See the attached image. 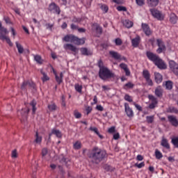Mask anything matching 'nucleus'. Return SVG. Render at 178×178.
Here are the masks:
<instances>
[{
  "label": "nucleus",
  "mask_w": 178,
  "mask_h": 178,
  "mask_svg": "<svg viewBox=\"0 0 178 178\" xmlns=\"http://www.w3.org/2000/svg\"><path fill=\"white\" fill-rule=\"evenodd\" d=\"M148 59L154 62L159 69H166V64L158 56L154 54L151 51H147L146 54Z\"/></svg>",
  "instance_id": "f257e3e1"
},
{
  "label": "nucleus",
  "mask_w": 178,
  "mask_h": 178,
  "mask_svg": "<svg viewBox=\"0 0 178 178\" xmlns=\"http://www.w3.org/2000/svg\"><path fill=\"white\" fill-rule=\"evenodd\" d=\"M98 66L99 67V76L100 79L106 80V79L112 77V72L106 67L104 66V63L102 60L98 62Z\"/></svg>",
  "instance_id": "f03ea898"
},
{
  "label": "nucleus",
  "mask_w": 178,
  "mask_h": 178,
  "mask_svg": "<svg viewBox=\"0 0 178 178\" xmlns=\"http://www.w3.org/2000/svg\"><path fill=\"white\" fill-rule=\"evenodd\" d=\"M106 156V152L98 149V147H94L92 150V153L90 154V158H92L94 161H101V159L105 158Z\"/></svg>",
  "instance_id": "7ed1b4c3"
},
{
  "label": "nucleus",
  "mask_w": 178,
  "mask_h": 178,
  "mask_svg": "<svg viewBox=\"0 0 178 178\" xmlns=\"http://www.w3.org/2000/svg\"><path fill=\"white\" fill-rule=\"evenodd\" d=\"M0 40H2V41H6L7 44L10 47H13V43H12V41H10V39L8 37L6 36L3 34H8V31L6 29L2 27V24L0 22Z\"/></svg>",
  "instance_id": "20e7f679"
},
{
  "label": "nucleus",
  "mask_w": 178,
  "mask_h": 178,
  "mask_svg": "<svg viewBox=\"0 0 178 178\" xmlns=\"http://www.w3.org/2000/svg\"><path fill=\"white\" fill-rule=\"evenodd\" d=\"M109 54L116 60H124V62H127V58H126V57L122 56L119 53L116 51H109Z\"/></svg>",
  "instance_id": "39448f33"
},
{
  "label": "nucleus",
  "mask_w": 178,
  "mask_h": 178,
  "mask_svg": "<svg viewBox=\"0 0 178 178\" xmlns=\"http://www.w3.org/2000/svg\"><path fill=\"white\" fill-rule=\"evenodd\" d=\"M150 12L157 20H163L165 19V15L162 14L159 10L156 9H150Z\"/></svg>",
  "instance_id": "423d86ee"
},
{
  "label": "nucleus",
  "mask_w": 178,
  "mask_h": 178,
  "mask_svg": "<svg viewBox=\"0 0 178 178\" xmlns=\"http://www.w3.org/2000/svg\"><path fill=\"white\" fill-rule=\"evenodd\" d=\"M169 67L170 70H172V72L174 73V74H175V76H177L178 77V64L174 60H170Z\"/></svg>",
  "instance_id": "0eeeda50"
},
{
  "label": "nucleus",
  "mask_w": 178,
  "mask_h": 178,
  "mask_svg": "<svg viewBox=\"0 0 178 178\" xmlns=\"http://www.w3.org/2000/svg\"><path fill=\"white\" fill-rule=\"evenodd\" d=\"M157 45L159 47L158 49L156 50V52L158 54H162V52H165L166 51V47H165V44L161 39H157Z\"/></svg>",
  "instance_id": "6e6552de"
},
{
  "label": "nucleus",
  "mask_w": 178,
  "mask_h": 178,
  "mask_svg": "<svg viewBox=\"0 0 178 178\" xmlns=\"http://www.w3.org/2000/svg\"><path fill=\"white\" fill-rule=\"evenodd\" d=\"M63 47L65 51H72V52H74V54L79 52V49L72 44H65Z\"/></svg>",
  "instance_id": "1a4fd4ad"
},
{
  "label": "nucleus",
  "mask_w": 178,
  "mask_h": 178,
  "mask_svg": "<svg viewBox=\"0 0 178 178\" xmlns=\"http://www.w3.org/2000/svg\"><path fill=\"white\" fill-rule=\"evenodd\" d=\"M148 98L152 102V103L149 106V108H150V109H154V108L156 106V104H158V100L152 95H149Z\"/></svg>",
  "instance_id": "9d476101"
},
{
  "label": "nucleus",
  "mask_w": 178,
  "mask_h": 178,
  "mask_svg": "<svg viewBox=\"0 0 178 178\" xmlns=\"http://www.w3.org/2000/svg\"><path fill=\"white\" fill-rule=\"evenodd\" d=\"M30 111V110L29 108H24V109H22V111H17V115L18 116H21V118H20L21 120L22 119H26V118H27V115L29 113V112Z\"/></svg>",
  "instance_id": "9b49d317"
},
{
  "label": "nucleus",
  "mask_w": 178,
  "mask_h": 178,
  "mask_svg": "<svg viewBox=\"0 0 178 178\" xmlns=\"http://www.w3.org/2000/svg\"><path fill=\"white\" fill-rule=\"evenodd\" d=\"M51 69H52V72H53L54 74L55 75L56 82L58 84H60V83H62V81H63V73L60 72V76H58L55 69H54V67H52Z\"/></svg>",
  "instance_id": "f8f14e48"
},
{
  "label": "nucleus",
  "mask_w": 178,
  "mask_h": 178,
  "mask_svg": "<svg viewBox=\"0 0 178 178\" xmlns=\"http://www.w3.org/2000/svg\"><path fill=\"white\" fill-rule=\"evenodd\" d=\"M124 108H125V112L127 115V117L133 118L134 113H133V110L131 109V108H130V106H129V104L125 103Z\"/></svg>",
  "instance_id": "ddd939ff"
},
{
  "label": "nucleus",
  "mask_w": 178,
  "mask_h": 178,
  "mask_svg": "<svg viewBox=\"0 0 178 178\" xmlns=\"http://www.w3.org/2000/svg\"><path fill=\"white\" fill-rule=\"evenodd\" d=\"M168 121L170 122V123H171V124L172 126H175V127H177L178 126V120L177 118H176V117L173 116V115H169L168 117Z\"/></svg>",
  "instance_id": "4468645a"
},
{
  "label": "nucleus",
  "mask_w": 178,
  "mask_h": 178,
  "mask_svg": "<svg viewBox=\"0 0 178 178\" xmlns=\"http://www.w3.org/2000/svg\"><path fill=\"white\" fill-rule=\"evenodd\" d=\"M142 29L146 35H151V34H152V31H151V29H149L147 24H142Z\"/></svg>",
  "instance_id": "2eb2a0df"
},
{
  "label": "nucleus",
  "mask_w": 178,
  "mask_h": 178,
  "mask_svg": "<svg viewBox=\"0 0 178 178\" xmlns=\"http://www.w3.org/2000/svg\"><path fill=\"white\" fill-rule=\"evenodd\" d=\"M92 29L96 31L97 37H99V35H101V34L102 33V28L99 26L97 25V24H93L92 26Z\"/></svg>",
  "instance_id": "dca6fc26"
},
{
  "label": "nucleus",
  "mask_w": 178,
  "mask_h": 178,
  "mask_svg": "<svg viewBox=\"0 0 178 178\" xmlns=\"http://www.w3.org/2000/svg\"><path fill=\"white\" fill-rule=\"evenodd\" d=\"M140 41H141V38L140 36L137 35L135 38L131 40L132 46H134V48H137L140 44Z\"/></svg>",
  "instance_id": "f3484780"
},
{
  "label": "nucleus",
  "mask_w": 178,
  "mask_h": 178,
  "mask_svg": "<svg viewBox=\"0 0 178 178\" xmlns=\"http://www.w3.org/2000/svg\"><path fill=\"white\" fill-rule=\"evenodd\" d=\"M75 36L73 35H67L63 38L65 42H74Z\"/></svg>",
  "instance_id": "a211bd4d"
},
{
  "label": "nucleus",
  "mask_w": 178,
  "mask_h": 178,
  "mask_svg": "<svg viewBox=\"0 0 178 178\" xmlns=\"http://www.w3.org/2000/svg\"><path fill=\"white\" fill-rule=\"evenodd\" d=\"M154 79L157 84H161V83H162V80H163V78L160 73L154 72Z\"/></svg>",
  "instance_id": "6ab92c4d"
},
{
  "label": "nucleus",
  "mask_w": 178,
  "mask_h": 178,
  "mask_svg": "<svg viewBox=\"0 0 178 178\" xmlns=\"http://www.w3.org/2000/svg\"><path fill=\"white\" fill-rule=\"evenodd\" d=\"M120 67L122 69L123 71L125 72L126 76H130L131 72H130V70H129V67H127V65L124 63H121L120 64Z\"/></svg>",
  "instance_id": "aec40b11"
},
{
  "label": "nucleus",
  "mask_w": 178,
  "mask_h": 178,
  "mask_svg": "<svg viewBox=\"0 0 178 178\" xmlns=\"http://www.w3.org/2000/svg\"><path fill=\"white\" fill-rule=\"evenodd\" d=\"M49 10H54V12L57 13L58 15L60 13V10H59V7L55 4V3H52L49 5Z\"/></svg>",
  "instance_id": "412c9836"
},
{
  "label": "nucleus",
  "mask_w": 178,
  "mask_h": 178,
  "mask_svg": "<svg viewBox=\"0 0 178 178\" xmlns=\"http://www.w3.org/2000/svg\"><path fill=\"white\" fill-rule=\"evenodd\" d=\"M74 42L76 44V45H83V44H85L86 42V38H83L80 39L75 36Z\"/></svg>",
  "instance_id": "4be33fe9"
},
{
  "label": "nucleus",
  "mask_w": 178,
  "mask_h": 178,
  "mask_svg": "<svg viewBox=\"0 0 178 178\" xmlns=\"http://www.w3.org/2000/svg\"><path fill=\"white\" fill-rule=\"evenodd\" d=\"M52 134L57 136L58 138H60L62 137V132H60V131H59L58 129H52L51 133L49 134V137H51V136H52Z\"/></svg>",
  "instance_id": "5701e85b"
},
{
  "label": "nucleus",
  "mask_w": 178,
  "mask_h": 178,
  "mask_svg": "<svg viewBox=\"0 0 178 178\" xmlns=\"http://www.w3.org/2000/svg\"><path fill=\"white\" fill-rule=\"evenodd\" d=\"M42 156L43 159H47V161L49 159V154L48 153V149L47 148L42 149Z\"/></svg>",
  "instance_id": "b1692460"
},
{
  "label": "nucleus",
  "mask_w": 178,
  "mask_h": 178,
  "mask_svg": "<svg viewBox=\"0 0 178 178\" xmlns=\"http://www.w3.org/2000/svg\"><path fill=\"white\" fill-rule=\"evenodd\" d=\"M161 144L162 147H164L167 149H169V148H170V145H169V143L168 142V139H166L165 138H162Z\"/></svg>",
  "instance_id": "393cba45"
},
{
  "label": "nucleus",
  "mask_w": 178,
  "mask_h": 178,
  "mask_svg": "<svg viewBox=\"0 0 178 178\" xmlns=\"http://www.w3.org/2000/svg\"><path fill=\"white\" fill-rule=\"evenodd\" d=\"M170 22L172 23V24H176V23H177V16H176V14H170Z\"/></svg>",
  "instance_id": "a878e982"
},
{
  "label": "nucleus",
  "mask_w": 178,
  "mask_h": 178,
  "mask_svg": "<svg viewBox=\"0 0 178 178\" xmlns=\"http://www.w3.org/2000/svg\"><path fill=\"white\" fill-rule=\"evenodd\" d=\"M122 23H123V25L127 27V29H130L133 27V22L129 19L124 20Z\"/></svg>",
  "instance_id": "bb28decb"
},
{
  "label": "nucleus",
  "mask_w": 178,
  "mask_h": 178,
  "mask_svg": "<svg viewBox=\"0 0 178 178\" xmlns=\"http://www.w3.org/2000/svg\"><path fill=\"white\" fill-rule=\"evenodd\" d=\"M81 52L82 55H86V56L92 55V51L87 49V48H81Z\"/></svg>",
  "instance_id": "cd10ccee"
},
{
  "label": "nucleus",
  "mask_w": 178,
  "mask_h": 178,
  "mask_svg": "<svg viewBox=\"0 0 178 178\" xmlns=\"http://www.w3.org/2000/svg\"><path fill=\"white\" fill-rule=\"evenodd\" d=\"M89 130H90L91 131H94V133H95V134H97L99 137V138H104L102 135L99 134V132L98 131V129L97 127H90L89 128Z\"/></svg>",
  "instance_id": "c85d7f7f"
},
{
  "label": "nucleus",
  "mask_w": 178,
  "mask_h": 178,
  "mask_svg": "<svg viewBox=\"0 0 178 178\" xmlns=\"http://www.w3.org/2000/svg\"><path fill=\"white\" fill-rule=\"evenodd\" d=\"M42 141V136H41L37 132L35 134V143L36 144H41Z\"/></svg>",
  "instance_id": "c756f323"
},
{
  "label": "nucleus",
  "mask_w": 178,
  "mask_h": 178,
  "mask_svg": "<svg viewBox=\"0 0 178 178\" xmlns=\"http://www.w3.org/2000/svg\"><path fill=\"white\" fill-rule=\"evenodd\" d=\"M15 45L18 49L19 54H23L24 52V49L23 48V46L19 42H15Z\"/></svg>",
  "instance_id": "7c9ffc66"
},
{
  "label": "nucleus",
  "mask_w": 178,
  "mask_h": 178,
  "mask_svg": "<svg viewBox=\"0 0 178 178\" xmlns=\"http://www.w3.org/2000/svg\"><path fill=\"white\" fill-rule=\"evenodd\" d=\"M34 59L37 63H39V65H42L44 62V60H42V58H41V56L40 55L34 56Z\"/></svg>",
  "instance_id": "2f4dec72"
},
{
  "label": "nucleus",
  "mask_w": 178,
  "mask_h": 178,
  "mask_svg": "<svg viewBox=\"0 0 178 178\" xmlns=\"http://www.w3.org/2000/svg\"><path fill=\"white\" fill-rule=\"evenodd\" d=\"M147 3L149 6H156L159 3V0H147Z\"/></svg>",
  "instance_id": "473e14b6"
},
{
  "label": "nucleus",
  "mask_w": 178,
  "mask_h": 178,
  "mask_svg": "<svg viewBox=\"0 0 178 178\" xmlns=\"http://www.w3.org/2000/svg\"><path fill=\"white\" fill-rule=\"evenodd\" d=\"M155 156L156 159H162V158H163L162 152H161V151H159L158 149H156L155 150Z\"/></svg>",
  "instance_id": "72a5a7b5"
},
{
  "label": "nucleus",
  "mask_w": 178,
  "mask_h": 178,
  "mask_svg": "<svg viewBox=\"0 0 178 178\" xmlns=\"http://www.w3.org/2000/svg\"><path fill=\"white\" fill-rule=\"evenodd\" d=\"M37 105V102H35V101L33 100L31 103H30V106L32 108V112L33 113V115L35 113L36 111H37V108L35 107V106Z\"/></svg>",
  "instance_id": "f704fd0d"
},
{
  "label": "nucleus",
  "mask_w": 178,
  "mask_h": 178,
  "mask_svg": "<svg viewBox=\"0 0 178 178\" xmlns=\"http://www.w3.org/2000/svg\"><path fill=\"white\" fill-rule=\"evenodd\" d=\"M74 88H75V90L77 92H79V94H81L82 92V90H83V86L79 84V83H76L74 85Z\"/></svg>",
  "instance_id": "c9c22d12"
},
{
  "label": "nucleus",
  "mask_w": 178,
  "mask_h": 178,
  "mask_svg": "<svg viewBox=\"0 0 178 178\" xmlns=\"http://www.w3.org/2000/svg\"><path fill=\"white\" fill-rule=\"evenodd\" d=\"M48 109L50 112H54V111H56V105L55 103H51L48 105Z\"/></svg>",
  "instance_id": "e433bc0d"
},
{
  "label": "nucleus",
  "mask_w": 178,
  "mask_h": 178,
  "mask_svg": "<svg viewBox=\"0 0 178 178\" xmlns=\"http://www.w3.org/2000/svg\"><path fill=\"white\" fill-rule=\"evenodd\" d=\"M155 94L157 97L162 96V88L161 86H159L156 88Z\"/></svg>",
  "instance_id": "4c0bfd02"
},
{
  "label": "nucleus",
  "mask_w": 178,
  "mask_h": 178,
  "mask_svg": "<svg viewBox=\"0 0 178 178\" xmlns=\"http://www.w3.org/2000/svg\"><path fill=\"white\" fill-rule=\"evenodd\" d=\"M42 81L43 83H45V81H49V76L45 74V72H42Z\"/></svg>",
  "instance_id": "58836bf2"
},
{
  "label": "nucleus",
  "mask_w": 178,
  "mask_h": 178,
  "mask_svg": "<svg viewBox=\"0 0 178 178\" xmlns=\"http://www.w3.org/2000/svg\"><path fill=\"white\" fill-rule=\"evenodd\" d=\"M173 87V83L170 81H168L165 82V88L167 90H172Z\"/></svg>",
  "instance_id": "ea45409f"
},
{
  "label": "nucleus",
  "mask_w": 178,
  "mask_h": 178,
  "mask_svg": "<svg viewBox=\"0 0 178 178\" xmlns=\"http://www.w3.org/2000/svg\"><path fill=\"white\" fill-rule=\"evenodd\" d=\"M74 149H80V148H81V142H80V141H76V142L74 144Z\"/></svg>",
  "instance_id": "a19ab883"
},
{
  "label": "nucleus",
  "mask_w": 178,
  "mask_h": 178,
  "mask_svg": "<svg viewBox=\"0 0 178 178\" xmlns=\"http://www.w3.org/2000/svg\"><path fill=\"white\" fill-rule=\"evenodd\" d=\"M143 77L145 79V80L147 79H149V77H151V75L149 74V72H148V70H144L143 72Z\"/></svg>",
  "instance_id": "79ce46f5"
},
{
  "label": "nucleus",
  "mask_w": 178,
  "mask_h": 178,
  "mask_svg": "<svg viewBox=\"0 0 178 178\" xmlns=\"http://www.w3.org/2000/svg\"><path fill=\"white\" fill-rule=\"evenodd\" d=\"M17 156H18L17 150L16 149L13 150L11 152V157L13 158V159H16Z\"/></svg>",
  "instance_id": "37998d69"
},
{
  "label": "nucleus",
  "mask_w": 178,
  "mask_h": 178,
  "mask_svg": "<svg viewBox=\"0 0 178 178\" xmlns=\"http://www.w3.org/2000/svg\"><path fill=\"white\" fill-rule=\"evenodd\" d=\"M172 143L173 145H175V147H178V137L173 138L172 139Z\"/></svg>",
  "instance_id": "c03bdc74"
},
{
  "label": "nucleus",
  "mask_w": 178,
  "mask_h": 178,
  "mask_svg": "<svg viewBox=\"0 0 178 178\" xmlns=\"http://www.w3.org/2000/svg\"><path fill=\"white\" fill-rule=\"evenodd\" d=\"M101 9H102V10H103V12H104V13H106V12H108V10H109V8H108V6H106L105 4L102 5Z\"/></svg>",
  "instance_id": "a18cd8bd"
},
{
  "label": "nucleus",
  "mask_w": 178,
  "mask_h": 178,
  "mask_svg": "<svg viewBox=\"0 0 178 178\" xmlns=\"http://www.w3.org/2000/svg\"><path fill=\"white\" fill-rule=\"evenodd\" d=\"M117 10H118L119 12H126L127 9L124 6H120L117 7Z\"/></svg>",
  "instance_id": "49530a36"
},
{
  "label": "nucleus",
  "mask_w": 178,
  "mask_h": 178,
  "mask_svg": "<svg viewBox=\"0 0 178 178\" xmlns=\"http://www.w3.org/2000/svg\"><path fill=\"white\" fill-rule=\"evenodd\" d=\"M74 115L76 119H80V118H81V113L77 111H74Z\"/></svg>",
  "instance_id": "de8ad7c7"
},
{
  "label": "nucleus",
  "mask_w": 178,
  "mask_h": 178,
  "mask_svg": "<svg viewBox=\"0 0 178 178\" xmlns=\"http://www.w3.org/2000/svg\"><path fill=\"white\" fill-rule=\"evenodd\" d=\"M125 101H127L128 102H133V99L131 98V96L129 95H125L124 96Z\"/></svg>",
  "instance_id": "09e8293b"
},
{
  "label": "nucleus",
  "mask_w": 178,
  "mask_h": 178,
  "mask_svg": "<svg viewBox=\"0 0 178 178\" xmlns=\"http://www.w3.org/2000/svg\"><path fill=\"white\" fill-rule=\"evenodd\" d=\"M108 131L110 134H113L116 131V128L115 127H111L108 128Z\"/></svg>",
  "instance_id": "8fccbe9b"
},
{
  "label": "nucleus",
  "mask_w": 178,
  "mask_h": 178,
  "mask_svg": "<svg viewBox=\"0 0 178 178\" xmlns=\"http://www.w3.org/2000/svg\"><path fill=\"white\" fill-rule=\"evenodd\" d=\"M168 112H170L171 113H177V109L175 107H170L168 110Z\"/></svg>",
  "instance_id": "3c124183"
},
{
  "label": "nucleus",
  "mask_w": 178,
  "mask_h": 178,
  "mask_svg": "<svg viewBox=\"0 0 178 178\" xmlns=\"http://www.w3.org/2000/svg\"><path fill=\"white\" fill-rule=\"evenodd\" d=\"M135 166H136V168H138V169H141V168H144L145 166V163L144 162H142L140 163H136Z\"/></svg>",
  "instance_id": "603ef678"
},
{
  "label": "nucleus",
  "mask_w": 178,
  "mask_h": 178,
  "mask_svg": "<svg viewBox=\"0 0 178 178\" xmlns=\"http://www.w3.org/2000/svg\"><path fill=\"white\" fill-rule=\"evenodd\" d=\"M148 86H154V83L152 82V80L151 79V77L147 78L145 79Z\"/></svg>",
  "instance_id": "864d4df0"
},
{
  "label": "nucleus",
  "mask_w": 178,
  "mask_h": 178,
  "mask_svg": "<svg viewBox=\"0 0 178 178\" xmlns=\"http://www.w3.org/2000/svg\"><path fill=\"white\" fill-rule=\"evenodd\" d=\"M122 39H120V38H116L115 40V45H120L121 44H122Z\"/></svg>",
  "instance_id": "5fc2aeb1"
},
{
  "label": "nucleus",
  "mask_w": 178,
  "mask_h": 178,
  "mask_svg": "<svg viewBox=\"0 0 178 178\" xmlns=\"http://www.w3.org/2000/svg\"><path fill=\"white\" fill-rule=\"evenodd\" d=\"M133 87H134V84L132 83L129 82L128 83L125 84V88H133Z\"/></svg>",
  "instance_id": "6e6d98bb"
},
{
  "label": "nucleus",
  "mask_w": 178,
  "mask_h": 178,
  "mask_svg": "<svg viewBox=\"0 0 178 178\" xmlns=\"http://www.w3.org/2000/svg\"><path fill=\"white\" fill-rule=\"evenodd\" d=\"M136 2L139 6H143L144 4V0H136Z\"/></svg>",
  "instance_id": "4d7b16f0"
},
{
  "label": "nucleus",
  "mask_w": 178,
  "mask_h": 178,
  "mask_svg": "<svg viewBox=\"0 0 178 178\" xmlns=\"http://www.w3.org/2000/svg\"><path fill=\"white\" fill-rule=\"evenodd\" d=\"M147 120L148 122V123H152V122H154V116H147Z\"/></svg>",
  "instance_id": "13d9d810"
},
{
  "label": "nucleus",
  "mask_w": 178,
  "mask_h": 178,
  "mask_svg": "<svg viewBox=\"0 0 178 178\" xmlns=\"http://www.w3.org/2000/svg\"><path fill=\"white\" fill-rule=\"evenodd\" d=\"M113 138L114 140H119V138H120V134H119V133L114 134Z\"/></svg>",
  "instance_id": "bf43d9fd"
},
{
  "label": "nucleus",
  "mask_w": 178,
  "mask_h": 178,
  "mask_svg": "<svg viewBox=\"0 0 178 178\" xmlns=\"http://www.w3.org/2000/svg\"><path fill=\"white\" fill-rule=\"evenodd\" d=\"M86 111L87 112V115H88V113H91V111H92V108L90 106H88L86 108Z\"/></svg>",
  "instance_id": "052dcab7"
},
{
  "label": "nucleus",
  "mask_w": 178,
  "mask_h": 178,
  "mask_svg": "<svg viewBox=\"0 0 178 178\" xmlns=\"http://www.w3.org/2000/svg\"><path fill=\"white\" fill-rule=\"evenodd\" d=\"M96 108H97V111H100L101 112H102V111H104V107H102V106H101V105L97 106Z\"/></svg>",
  "instance_id": "680f3d73"
},
{
  "label": "nucleus",
  "mask_w": 178,
  "mask_h": 178,
  "mask_svg": "<svg viewBox=\"0 0 178 178\" xmlns=\"http://www.w3.org/2000/svg\"><path fill=\"white\" fill-rule=\"evenodd\" d=\"M22 29L25 31V33H26V34H30V32L29 31V29H27V27L22 26Z\"/></svg>",
  "instance_id": "e2e57ef3"
},
{
  "label": "nucleus",
  "mask_w": 178,
  "mask_h": 178,
  "mask_svg": "<svg viewBox=\"0 0 178 178\" xmlns=\"http://www.w3.org/2000/svg\"><path fill=\"white\" fill-rule=\"evenodd\" d=\"M136 159H137L138 161H143V159H144V157H143V156L138 154V155L137 156V157H136Z\"/></svg>",
  "instance_id": "0e129e2a"
},
{
  "label": "nucleus",
  "mask_w": 178,
  "mask_h": 178,
  "mask_svg": "<svg viewBox=\"0 0 178 178\" xmlns=\"http://www.w3.org/2000/svg\"><path fill=\"white\" fill-rule=\"evenodd\" d=\"M71 29L72 30H77L79 28H77V26L74 25V24H72Z\"/></svg>",
  "instance_id": "69168bd1"
},
{
  "label": "nucleus",
  "mask_w": 178,
  "mask_h": 178,
  "mask_svg": "<svg viewBox=\"0 0 178 178\" xmlns=\"http://www.w3.org/2000/svg\"><path fill=\"white\" fill-rule=\"evenodd\" d=\"M77 30L79 33H86V29H84L83 28H78Z\"/></svg>",
  "instance_id": "338daca9"
},
{
  "label": "nucleus",
  "mask_w": 178,
  "mask_h": 178,
  "mask_svg": "<svg viewBox=\"0 0 178 178\" xmlns=\"http://www.w3.org/2000/svg\"><path fill=\"white\" fill-rule=\"evenodd\" d=\"M11 33L15 38V35H16V31H15V29L11 28Z\"/></svg>",
  "instance_id": "774afa93"
}]
</instances>
